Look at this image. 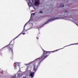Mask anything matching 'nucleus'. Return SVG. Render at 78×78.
I'll list each match as a JSON object with an SVG mask.
<instances>
[{"mask_svg":"<svg viewBox=\"0 0 78 78\" xmlns=\"http://www.w3.org/2000/svg\"><path fill=\"white\" fill-rule=\"evenodd\" d=\"M44 51V53H43V55L44 56H45V55H47V52H48V51H45L43 50Z\"/></svg>","mask_w":78,"mask_h":78,"instance_id":"423d86ee","label":"nucleus"},{"mask_svg":"<svg viewBox=\"0 0 78 78\" xmlns=\"http://www.w3.org/2000/svg\"><path fill=\"white\" fill-rule=\"evenodd\" d=\"M28 3L29 7H31V5H30V4H29V3L28 2Z\"/></svg>","mask_w":78,"mask_h":78,"instance_id":"412c9836","label":"nucleus"},{"mask_svg":"<svg viewBox=\"0 0 78 78\" xmlns=\"http://www.w3.org/2000/svg\"><path fill=\"white\" fill-rule=\"evenodd\" d=\"M40 13H41V14L43 13V12L42 11H41L40 12Z\"/></svg>","mask_w":78,"mask_h":78,"instance_id":"aec40b11","label":"nucleus"},{"mask_svg":"<svg viewBox=\"0 0 78 78\" xmlns=\"http://www.w3.org/2000/svg\"><path fill=\"white\" fill-rule=\"evenodd\" d=\"M67 46H66L65 47H67Z\"/></svg>","mask_w":78,"mask_h":78,"instance_id":"c756f323","label":"nucleus"},{"mask_svg":"<svg viewBox=\"0 0 78 78\" xmlns=\"http://www.w3.org/2000/svg\"><path fill=\"white\" fill-rule=\"evenodd\" d=\"M27 30H28V29H27V30H25L26 31H27Z\"/></svg>","mask_w":78,"mask_h":78,"instance_id":"b1692460","label":"nucleus"},{"mask_svg":"<svg viewBox=\"0 0 78 78\" xmlns=\"http://www.w3.org/2000/svg\"><path fill=\"white\" fill-rule=\"evenodd\" d=\"M16 67H17V65H16L15 66L14 68L15 69H16Z\"/></svg>","mask_w":78,"mask_h":78,"instance_id":"a211bd4d","label":"nucleus"},{"mask_svg":"<svg viewBox=\"0 0 78 78\" xmlns=\"http://www.w3.org/2000/svg\"><path fill=\"white\" fill-rule=\"evenodd\" d=\"M20 71V69L19 70V71L17 72L18 74H17V76L18 77H19V78H20V73H19Z\"/></svg>","mask_w":78,"mask_h":78,"instance_id":"1a4fd4ad","label":"nucleus"},{"mask_svg":"<svg viewBox=\"0 0 78 78\" xmlns=\"http://www.w3.org/2000/svg\"><path fill=\"white\" fill-rule=\"evenodd\" d=\"M31 78H33V77H31Z\"/></svg>","mask_w":78,"mask_h":78,"instance_id":"7c9ffc66","label":"nucleus"},{"mask_svg":"<svg viewBox=\"0 0 78 78\" xmlns=\"http://www.w3.org/2000/svg\"><path fill=\"white\" fill-rule=\"evenodd\" d=\"M19 36H20V34H19L18 36H17L15 38V39H16V38H17V37H19Z\"/></svg>","mask_w":78,"mask_h":78,"instance_id":"dca6fc26","label":"nucleus"},{"mask_svg":"<svg viewBox=\"0 0 78 78\" xmlns=\"http://www.w3.org/2000/svg\"><path fill=\"white\" fill-rule=\"evenodd\" d=\"M40 2L38 1H36L35 2V4L36 6H38V5H39Z\"/></svg>","mask_w":78,"mask_h":78,"instance_id":"7ed1b4c3","label":"nucleus"},{"mask_svg":"<svg viewBox=\"0 0 78 78\" xmlns=\"http://www.w3.org/2000/svg\"><path fill=\"white\" fill-rule=\"evenodd\" d=\"M34 2V1L33 0H29V2L31 5L32 3H33Z\"/></svg>","mask_w":78,"mask_h":78,"instance_id":"f8f14e48","label":"nucleus"},{"mask_svg":"<svg viewBox=\"0 0 78 78\" xmlns=\"http://www.w3.org/2000/svg\"><path fill=\"white\" fill-rule=\"evenodd\" d=\"M16 66H18V67H19V69H20V63L17 62L16 63Z\"/></svg>","mask_w":78,"mask_h":78,"instance_id":"9b49d317","label":"nucleus"},{"mask_svg":"<svg viewBox=\"0 0 78 78\" xmlns=\"http://www.w3.org/2000/svg\"><path fill=\"white\" fill-rule=\"evenodd\" d=\"M13 45H11L9 44L7 46V48L9 50V51H12V53H13V51H12V48L13 47Z\"/></svg>","mask_w":78,"mask_h":78,"instance_id":"f03ea898","label":"nucleus"},{"mask_svg":"<svg viewBox=\"0 0 78 78\" xmlns=\"http://www.w3.org/2000/svg\"><path fill=\"white\" fill-rule=\"evenodd\" d=\"M34 70L35 71H36V69H37V68L36 69V66L34 65Z\"/></svg>","mask_w":78,"mask_h":78,"instance_id":"2eb2a0df","label":"nucleus"},{"mask_svg":"<svg viewBox=\"0 0 78 78\" xmlns=\"http://www.w3.org/2000/svg\"><path fill=\"white\" fill-rule=\"evenodd\" d=\"M67 46H66L65 47H67Z\"/></svg>","mask_w":78,"mask_h":78,"instance_id":"c85d7f7f","label":"nucleus"},{"mask_svg":"<svg viewBox=\"0 0 78 78\" xmlns=\"http://www.w3.org/2000/svg\"><path fill=\"white\" fill-rule=\"evenodd\" d=\"M27 78V77H26V76H24V77H23V78Z\"/></svg>","mask_w":78,"mask_h":78,"instance_id":"5701e85b","label":"nucleus"},{"mask_svg":"<svg viewBox=\"0 0 78 78\" xmlns=\"http://www.w3.org/2000/svg\"><path fill=\"white\" fill-rule=\"evenodd\" d=\"M30 19L29 20L28 22L25 25L24 27L23 28V31L24 30H25V26H26V25H27V24L30 22Z\"/></svg>","mask_w":78,"mask_h":78,"instance_id":"6e6552de","label":"nucleus"},{"mask_svg":"<svg viewBox=\"0 0 78 78\" xmlns=\"http://www.w3.org/2000/svg\"><path fill=\"white\" fill-rule=\"evenodd\" d=\"M34 9H35V8H34Z\"/></svg>","mask_w":78,"mask_h":78,"instance_id":"393cba45","label":"nucleus"},{"mask_svg":"<svg viewBox=\"0 0 78 78\" xmlns=\"http://www.w3.org/2000/svg\"><path fill=\"white\" fill-rule=\"evenodd\" d=\"M47 56H48V55H46V56H45V57H44V58L41 60V61H40V63H41V62L42 61H43V60H44V59H45V58H47Z\"/></svg>","mask_w":78,"mask_h":78,"instance_id":"ddd939ff","label":"nucleus"},{"mask_svg":"<svg viewBox=\"0 0 78 78\" xmlns=\"http://www.w3.org/2000/svg\"><path fill=\"white\" fill-rule=\"evenodd\" d=\"M59 7L60 8H63V7H64V5H62V4H61L60 5H59Z\"/></svg>","mask_w":78,"mask_h":78,"instance_id":"9d476101","label":"nucleus"},{"mask_svg":"<svg viewBox=\"0 0 78 78\" xmlns=\"http://www.w3.org/2000/svg\"><path fill=\"white\" fill-rule=\"evenodd\" d=\"M37 39H38V37H37Z\"/></svg>","mask_w":78,"mask_h":78,"instance_id":"bb28decb","label":"nucleus"},{"mask_svg":"<svg viewBox=\"0 0 78 78\" xmlns=\"http://www.w3.org/2000/svg\"><path fill=\"white\" fill-rule=\"evenodd\" d=\"M32 15H33V16H34V15H35V14H34V13H33L31 14V16Z\"/></svg>","mask_w":78,"mask_h":78,"instance_id":"6ab92c4d","label":"nucleus"},{"mask_svg":"<svg viewBox=\"0 0 78 78\" xmlns=\"http://www.w3.org/2000/svg\"><path fill=\"white\" fill-rule=\"evenodd\" d=\"M34 73L31 72L30 74V75L31 76L32 78L34 76Z\"/></svg>","mask_w":78,"mask_h":78,"instance_id":"20e7f679","label":"nucleus"},{"mask_svg":"<svg viewBox=\"0 0 78 78\" xmlns=\"http://www.w3.org/2000/svg\"><path fill=\"white\" fill-rule=\"evenodd\" d=\"M22 34V33H21L20 34Z\"/></svg>","mask_w":78,"mask_h":78,"instance_id":"a878e982","label":"nucleus"},{"mask_svg":"<svg viewBox=\"0 0 78 78\" xmlns=\"http://www.w3.org/2000/svg\"><path fill=\"white\" fill-rule=\"evenodd\" d=\"M66 19V20H67L69 19V17H67V16H64V18H62L61 17H56L55 18H52L51 19H50L48 20V21L46 23H45L44 25H45V24H47V23H48V22H51L52 21H53V20H57V19Z\"/></svg>","mask_w":78,"mask_h":78,"instance_id":"f257e3e1","label":"nucleus"},{"mask_svg":"<svg viewBox=\"0 0 78 78\" xmlns=\"http://www.w3.org/2000/svg\"><path fill=\"white\" fill-rule=\"evenodd\" d=\"M44 56H45V55H43L42 56L41 58H39V59H40V60H41H41H42L44 58ZM38 58L37 59H38Z\"/></svg>","mask_w":78,"mask_h":78,"instance_id":"0eeeda50","label":"nucleus"},{"mask_svg":"<svg viewBox=\"0 0 78 78\" xmlns=\"http://www.w3.org/2000/svg\"><path fill=\"white\" fill-rule=\"evenodd\" d=\"M65 13H66V12H69V11H68V10H65Z\"/></svg>","mask_w":78,"mask_h":78,"instance_id":"f3484780","label":"nucleus"},{"mask_svg":"<svg viewBox=\"0 0 78 78\" xmlns=\"http://www.w3.org/2000/svg\"><path fill=\"white\" fill-rule=\"evenodd\" d=\"M14 42L12 41V40L10 42L9 45H14Z\"/></svg>","mask_w":78,"mask_h":78,"instance_id":"39448f33","label":"nucleus"},{"mask_svg":"<svg viewBox=\"0 0 78 78\" xmlns=\"http://www.w3.org/2000/svg\"><path fill=\"white\" fill-rule=\"evenodd\" d=\"M22 34L24 35V34H25V33H22Z\"/></svg>","mask_w":78,"mask_h":78,"instance_id":"4be33fe9","label":"nucleus"},{"mask_svg":"<svg viewBox=\"0 0 78 78\" xmlns=\"http://www.w3.org/2000/svg\"><path fill=\"white\" fill-rule=\"evenodd\" d=\"M42 49L43 50H44L43 49Z\"/></svg>","mask_w":78,"mask_h":78,"instance_id":"cd10ccee","label":"nucleus"},{"mask_svg":"<svg viewBox=\"0 0 78 78\" xmlns=\"http://www.w3.org/2000/svg\"><path fill=\"white\" fill-rule=\"evenodd\" d=\"M16 74H14L12 76L11 78H16Z\"/></svg>","mask_w":78,"mask_h":78,"instance_id":"4468645a","label":"nucleus"}]
</instances>
